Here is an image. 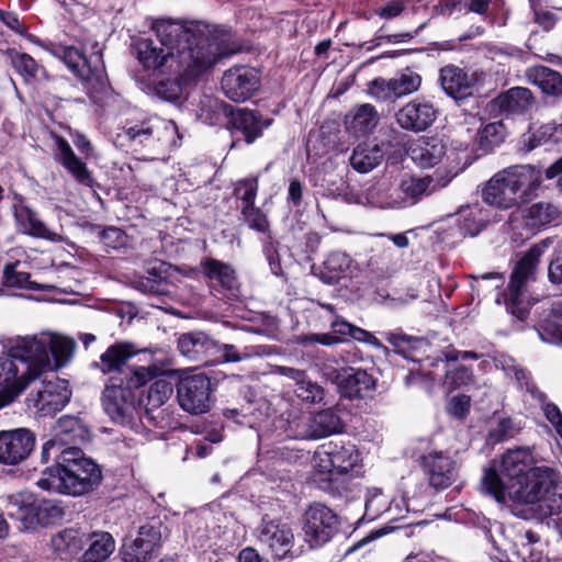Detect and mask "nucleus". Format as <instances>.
Here are the masks:
<instances>
[{"instance_id": "44", "label": "nucleus", "mask_w": 562, "mask_h": 562, "mask_svg": "<svg viewBox=\"0 0 562 562\" xmlns=\"http://www.w3.org/2000/svg\"><path fill=\"white\" fill-rule=\"evenodd\" d=\"M65 516V507L57 499L36 498L32 529L59 522Z\"/></svg>"}, {"instance_id": "16", "label": "nucleus", "mask_w": 562, "mask_h": 562, "mask_svg": "<svg viewBox=\"0 0 562 562\" xmlns=\"http://www.w3.org/2000/svg\"><path fill=\"white\" fill-rule=\"evenodd\" d=\"M458 175L447 168H439L434 176L426 177H404L400 182L401 194L403 195L405 207L417 204L423 196L430 195L437 190L445 188Z\"/></svg>"}, {"instance_id": "13", "label": "nucleus", "mask_w": 562, "mask_h": 562, "mask_svg": "<svg viewBox=\"0 0 562 562\" xmlns=\"http://www.w3.org/2000/svg\"><path fill=\"white\" fill-rule=\"evenodd\" d=\"M162 524L157 519L139 527L137 536L126 540L120 551L124 562H147L162 539Z\"/></svg>"}, {"instance_id": "18", "label": "nucleus", "mask_w": 562, "mask_h": 562, "mask_svg": "<svg viewBox=\"0 0 562 562\" xmlns=\"http://www.w3.org/2000/svg\"><path fill=\"white\" fill-rule=\"evenodd\" d=\"M135 395L124 386V379L111 376L102 393V405L109 417L116 423H124L133 409Z\"/></svg>"}, {"instance_id": "53", "label": "nucleus", "mask_w": 562, "mask_h": 562, "mask_svg": "<svg viewBox=\"0 0 562 562\" xmlns=\"http://www.w3.org/2000/svg\"><path fill=\"white\" fill-rule=\"evenodd\" d=\"M389 497L380 488L372 487L367 491L364 515L368 521H373L382 514L387 513Z\"/></svg>"}, {"instance_id": "27", "label": "nucleus", "mask_w": 562, "mask_h": 562, "mask_svg": "<svg viewBox=\"0 0 562 562\" xmlns=\"http://www.w3.org/2000/svg\"><path fill=\"white\" fill-rule=\"evenodd\" d=\"M14 218L18 231L24 235L53 243L63 241L61 235L50 231L38 214L25 204L14 205Z\"/></svg>"}, {"instance_id": "63", "label": "nucleus", "mask_w": 562, "mask_h": 562, "mask_svg": "<svg viewBox=\"0 0 562 562\" xmlns=\"http://www.w3.org/2000/svg\"><path fill=\"white\" fill-rule=\"evenodd\" d=\"M522 429L521 420L514 417H499L494 427V440L503 441L514 438Z\"/></svg>"}, {"instance_id": "52", "label": "nucleus", "mask_w": 562, "mask_h": 562, "mask_svg": "<svg viewBox=\"0 0 562 562\" xmlns=\"http://www.w3.org/2000/svg\"><path fill=\"white\" fill-rule=\"evenodd\" d=\"M172 76L167 80L159 81L156 87V94L166 101L173 102L180 99L182 89L186 85L194 81L196 78H184L181 74H168Z\"/></svg>"}, {"instance_id": "37", "label": "nucleus", "mask_w": 562, "mask_h": 562, "mask_svg": "<svg viewBox=\"0 0 562 562\" xmlns=\"http://www.w3.org/2000/svg\"><path fill=\"white\" fill-rule=\"evenodd\" d=\"M384 149L376 143L359 144L350 156L351 167L360 172L368 173L376 168L384 159Z\"/></svg>"}, {"instance_id": "26", "label": "nucleus", "mask_w": 562, "mask_h": 562, "mask_svg": "<svg viewBox=\"0 0 562 562\" xmlns=\"http://www.w3.org/2000/svg\"><path fill=\"white\" fill-rule=\"evenodd\" d=\"M37 496L29 491H19L3 498L8 517L20 524L21 530H31Z\"/></svg>"}, {"instance_id": "39", "label": "nucleus", "mask_w": 562, "mask_h": 562, "mask_svg": "<svg viewBox=\"0 0 562 562\" xmlns=\"http://www.w3.org/2000/svg\"><path fill=\"white\" fill-rule=\"evenodd\" d=\"M503 175L507 178L510 186L522 198L527 192L539 187L541 182V172L530 165L516 166L505 170Z\"/></svg>"}, {"instance_id": "25", "label": "nucleus", "mask_w": 562, "mask_h": 562, "mask_svg": "<svg viewBox=\"0 0 562 562\" xmlns=\"http://www.w3.org/2000/svg\"><path fill=\"white\" fill-rule=\"evenodd\" d=\"M55 145L57 151L56 160L72 176V178L81 186L92 189L94 187V178L83 162L72 150L69 143L60 137L55 136Z\"/></svg>"}, {"instance_id": "36", "label": "nucleus", "mask_w": 562, "mask_h": 562, "mask_svg": "<svg viewBox=\"0 0 562 562\" xmlns=\"http://www.w3.org/2000/svg\"><path fill=\"white\" fill-rule=\"evenodd\" d=\"M378 122L379 114L375 108L369 103L353 108L345 117L347 130L356 136L372 132Z\"/></svg>"}, {"instance_id": "23", "label": "nucleus", "mask_w": 562, "mask_h": 562, "mask_svg": "<svg viewBox=\"0 0 562 562\" xmlns=\"http://www.w3.org/2000/svg\"><path fill=\"white\" fill-rule=\"evenodd\" d=\"M341 429L340 417L331 409H324L311 415L303 422L302 429H296L293 436L303 439H317L339 432Z\"/></svg>"}, {"instance_id": "4", "label": "nucleus", "mask_w": 562, "mask_h": 562, "mask_svg": "<svg viewBox=\"0 0 562 562\" xmlns=\"http://www.w3.org/2000/svg\"><path fill=\"white\" fill-rule=\"evenodd\" d=\"M314 459L319 472L326 475L319 487L335 497H347L351 491L348 473L360 461L357 447L351 442L329 441L318 447Z\"/></svg>"}, {"instance_id": "57", "label": "nucleus", "mask_w": 562, "mask_h": 562, "mask_svg": "<svg viewBox=\"0 0 562 562\" xmlns=\"http://www.w3.org/2000/svg\"><path fill=\"white\" fill-rule=\"evenodd\" d=\"M173 393V385L167 379H157L154 381L146 396V404L151 408L160 407Z\"/></svg>"}, {"instance_id": "8", "label": "nucleus", "mask_w": 562, "mask_h": 562, "mask_svg": "<svg viewBox=\"0 0 562 562\" xmlns=\"http://www.w3.org/2000/svg\"><path fill=\"white\" fill-rule=\"evenodd\" d=\"M50 342L49 333L19 336L10 340L9 355L13 361H21L23 370H20L19 374L25 376L27 385L42 373L54 369L52 358L48 356Z\"/></svg>"}, {"instance_id": "30", "label": "nucleus", "mask_w": 562, "mask_h": 562, "mask_svg": "<svg viewBox=\"0 0 562 562\" xmlns=\"http://www.w3.org/2000/svg\"><path fill=\"white\" fill-rule=\"evenodd\" d=\"M439 81L447 95L456 101H462L473 92L474 79L462 68L447 65L440 69Z\"/></svg>"}, {"instance_id": "28", "label": "nucleus", "mask_w": 562, "mask_h": 562, "mask_svg": "<svg viewBox=\"0 0 562 562\" xmlns=\"http://www.w3.org/2000/svg\"><path fill=\"white\" fill-rule=\"evenodd\" d=\"M406 154L419 168H431L442 159L445 145L436 137L422 136L408 142Z\"/></svg>"}, {"instance_id": "38", "label": "nucleus", "mask_w": 562, "mask_h": 562, "mask_svg": "<svg viewBox=\"0 0 562 562\" xmlns=\"http://www.w3.org/2000/svg\"><path fill=\"white\" fill-rule=\"evenodd\" d=\"M560 216L559 207L549 201L533 203L526 207L522 213L526 226L536 229L555 225Z\"/></svg>"}, {"instance_id": "48", "label": "nucleus", "mask_w": 562, "mask_h": 562, "mask_svg": "<svg viewBox=\"0 0 562 562\" xmlns=\"http://www.w3.org/2000/svg\"><path fill=\"white\" fill-rule=\"evenodd\" d=\"M20 368L10 358L0 359V387H4L14 396L27 387L25 376L20 375Z\"/></svg>"}, {"instance_id": "42", "label": "nucleus", "mask_w": 562, "mask_h": 562, "mask_svg": "<svg viewBox=\"0 0 562 562\" xmlns=\"http://www.w3.org/2000/svg\"><path fill=\"white\" fill-rule=\"evenodd\" d=\"M267 353V348L262 346L246 347L243 352H239L234 345L220 344L214 340V349H212L210 363L239 362L244 359L260 357Z\"/></svg>"}, {"instance_id": "34", "label": "nucleus", "mask_w": 562, "mask_h": 562, "mask_svg": "<svg viewBox=\"0 0 562 562\" xmlns=\"http://www.w3.org/2000/svg\"><path fill=\"white\" fill-rule=\"evenodd\" d=\"M179 351L187 358L210 363L214 339L202 331L183 334L178 340Z\"/></svg>"}, {"instance_id": "43", "label": "nucleus", "mask_w": 562, "mask_h": 562, "mask_svg": "<svg viewBox=\"0 0 562 562\" xmlns=\"http://www.w3.org/2000/svg\"><path fill=\"white\" fill-rule=\"evenodd\" d=\"M375 386V380L366 370L350 368L341 381V387L346 396L363 397Z\"/></svg>"}, {"instance_id": "35", "label": "nucleus", "mask_w": 562, "mask_h": 562, "mask_svg": "<svg viewBox=\"0 0 562 562\" xmlns=\"http://www.w3.org/2000/svg\"><path fill=\"white\" fill-rule=\"evenodd\" d=\"M535 458L529 448L518 447L507 450L502 458V472L512 480L520 481L532 469Z\"/></svg>"}, {"instance_id": "58", "label": "nucleus", "mask_w": 562, "mask_h": 562, "mask_svg": "<svg viewBox=\"0 0 562 562\" xmlns=\"http://www.w3.org/2000/svg\"><path fill=\"white\" fill-rule=\"evenodd\" d=\"M52 342L49 344L48 356H53L55 363L54 368L67 361L74 349V341L63 336L49 334Z\"/></svg>"}, {"instance_id": "20", "label": "nucleus", "mask_w": 562, "mask_h": 562, "mask_svg": "<svg viewBox=\"0 0 562 562\" xmlns=\"http://www.w3.org/2000/svg\"><path fill=\"white\" fill-rule=\"evenodd\" d=\"M35 446L33 434L25 428L0 431V462L15 465L24 461Z\"/></svg>"}, {"instance_id": "3", "label": "nucleus", "mask_w": 562, "mask_h": 562, "mask_svg": "<svg viewBox=\"0 0 562 562\" xmlns=\"http://www.w3.org/2000/svg\"><path fill=\"white\" fill-rule=\"evenodd\" d=\"M508 496L536 506L540 517L557 515L562 512V479L549 467H535L522 480L512 484Z\"/></svg>"}, {"instance_id": "49", "label": "nucleus", "mask_w": 562, "mask_h": 562, "mask_svg": "<svg viewBox=\"0 0 562 562\" xmlns=\"http://www.w3.org/2000/svg\"><path fill=\"white\" fill-rule=\"evenodd\" d=\"M352 327V324L344 319L336 318L331 322V329L334 334L325 333L306 335L301 338V344L306 346L308 344L317 342L324 346H333L342 341V337L349 336Z\"/></svg>"}, {"instance_id": "62", "label": "nucleus", "mask_w": 562, "mask_h": 562, "mask_svg": "<svg viewBox=\"0 0 562 562\" xmlns=\"http://www.w3.org/2000/svg\"><path fill=\"white\" fill-rule=\"evenodd\" d=\"M19 262L8 263L3 269L4 283L9 286L26 288L30 290H37L38 286L35 282L31 281L30 273L15 271Z\"/></svg>"}, {"instance_id": "11", "label": "nucleus", "mask_w": 562, "mask_h": 562, "mask_svg": "<svg viewBox=\"0 0 562 562\" xmlns=\"http://www.w3.org/2000/svg\"><path fill=\"white\" fill-rule=\"evenodd\" d=\"M71 397V391L66 380L53 376L52 380H43L26 398L29 409L40 416H53L61 411Z\"/></svg>"}, {"instance_id": "59", "label": "nucleus", "mask_w": 562, "mask_h": 562, "mask_svg": "<svg viewBox=\"0 0 562 562\" xmlns=\"http://www.w3.org/2000/svg\"><path fill=\"white\" fill-rule=\"evenodd\" d=\"M295 395L305 403L316 404L324 398V389L305 376L294 387Z\"/></svg>"}, {"instance_id": "32", "label": "nucleus", "mask_w": 562, "mask_h": 562, "mask_svg": "<svg viewBox=\"0 0 562 562\" xmlns=\"http://www.w3.org/2000/svg\"><path fill=\"white\" fill-rule=\"evenodd\" d=\"M358 271L357 262L346 252L335 250L327 255L321 271L322 279L331 284L351 278Z\"/></svg>"}, {"instance_id": "56", "label": "nucleus", "mask_w": 562, "mask_h": 562, "mask_svg": "<svg viewBox=\"0 0 562 562\" xmlns=\"http://www.w3.org/2000/svg\"><path fill=\"white\" fill-rule=\"evenodd\" d=\"M157 372L155 366L126 369L122 376L124 379V386L128 387L134 393V390L144 386L147 382L156 378Z\"/></svg>"}, {"instance_id": "14", "label": "nucleus", "mask_w": 562, "mask_h": 562, "mask_svg": "<svg viewBox=\"0 0 562 562\" xmlns=\"http://www.w3.org/2000/svg\"><path fill=\"white\" fill-rule=\"evenodd\" d=\"M494 369L502 371L505 378H510L516 381L519 387H526L533 396L538 397L539 402L542 403V411L547 419L552 424L558 435L562 438V414L559 407L552 403H544V394L541 393L533 384L529 383L526 379L525 371L516 364L515 360L506 355H499L494 357Z\"/></svg>"}, {"instance_id": "64", "label": "nucleus", "mask_w": 562, "mask_h": 562, "mask_svg": "<svg viewBox=\"0 0 562 562\" xmlns=\"http://www.w3.org/2000/svg\"><path fill=\"white\" fill-rule=\"evenodd\" d=\"M548 280L553 284H562V243L557 245L550 257Z\"/></svg>"}, {"instance_id": "60", "label": "nucleus", "mask_w": 562, "mask_h": 562, "mask_svg": "<svg viewBox=\"0 0 562 562\" xmlns=\"http://www.w3.org/2000/svg\"><path fill=\"white\" fill-rule=\"evenodd\" d=\"M240 214L244 223L249 228L263 234L268 232L269 222L267 215L259 207H256L255 204L240 206Z\"/></svg>"}, {"instance_id": "7", "label": "nucleus", "mask_w": 562, "mask_h": 562, "mask_svg": "<svg viewBox=\"0 0 562 562\" xmlns=\"http://www.w3.org/2000/svg\"><path fill=\"white\" fill-rule=\"evenodd\" d=\"M177 126L172 121L159 116L128 121L117 134L133 150L146 149L157 153L173 143Z\"/></svg>"}, {"instance_id": "12", "label": "nucleus", "mask_w": 562, "mask_h": 562, "mask_svg": "<svg viewBox=\"0 0 562 562\" xmlns=\"http://www.w3.org/2000/svg\"><path fill=\"white\" fill-rule=\"evenodd\" d=\"M257 539L274 560L293 559L294 535L280 519L263 518L257 528Z\"/></svg>"}, {"instance_id": "61", "label": "nucleus", "mask_w": 562, "mask_h": 562, "mask_svg": "<svg viewBox=\"0 0 562 562\" xmlns=\"http://www.w3.org/2000/svg\"><path fill=\"white\" fill-rule=\"evenodd\" d=\"M258 192V180L249 178L240 180L236 183L234 194L239 202L238 207L255 204Z\"/></svg>"}, {"instance_id": "50", "label": "nucleus", "mask_w": 562, "mask_h": 562, "mask_svg": "<svg viewBox=\"0 0 562 562\" xmlns=\"http://www.w3.org/2000/svg\"><path fill=\"white\" fill-rule=\"evenodd\" d=\"M13 68L23 78L25 82L36 79L44 68L29 54L16 50L9 52Z\"/></svg>"}, {"instance_id": "21", "label": "nucleus", "mask_w": 562, "mask_h": 562, "mask_svg": "<svg viewBox=\"0 0 562 562\" xmlns=\"http://www.w3.org/2000/svg\"><path fill=\"white\" fill-rule=\"evenodd\" d=\"M422 468L429 484L436 490L449 487L457 479V463L449 456L431 451L422 457Z\"/></svg>"}, {"instance_id": "46", "label": "nucleus", "mask_w": 562, "mask_h": 562, "mask_svg": "<svg viewBox=\"0 0 562 562\" xmlns=\"http://www.w3.org/2000/svg\"><path fill=\"white\" fill-rule=\"evenodd\" d=\"M401 193L400 186L397 188H389L379 184L368 190L367 200L372 206L382 210L405 209V202Z\"/></svg>"}, {"instance_id": "54", "label": "nucleus", "mask_w": 562, "mask_h": 562, "mask_svg": "<svg viewBox=\"0 0 562 562\" xmlns=\"http://www.w3.org/2000/svg\"><path fill=\"white\" fill-rule=\"evenodd\" d=\"M396 99L416 92L422 85V77L409 69L391 78Z\"/></svg>"}, {"instance_id": "19", "label": "nucleus", "mask_w": 562, "mask_h": 562, "mask_svg": "<svg viewBox=\"0 0 562 562\" xmlns=\"http://www.w3.org/2000/svg\"><path fill=\"white\" fill-rule=\"evenodd\" d=\"M395 119L401 128L422 133L434 124L437 110L431 102L416 98L404 104L396 112Z\"/></svg>"}, {"instance_id": "24", "label": "nucleus", "mask_w": 562, "mask_h": 562, "mask_svg": "<svg viewBox=\"0 0 562 562\" xmlns=\"http://www.w3.org/2000/svg\"><path fill=\"white\" fill-rule=\"evenodd\" d=\"M272 124V119L263 116L257 110L236 109L231 113V125L239 132L248 144L261 137L263 131Z\"/></svg>"}, {"instance_id": "10", "label": "nucleus", "mask_w": 562, "mask_h": 562, "mask_svg": "<svg viewBox=\"0 0 562 562\" xmlns=\"http://www.w3.org/2000/svg\"><path fill=\"white\" fill-rule=\"evenodd\" d=\"M211 393V380L202 372L186 373L177 384L180 407L193 415L205 413L210 408Z\"/></svg>"}, {"instance_id": "45", "label": "nucleus", "mask_w": 562, "mask_h": 562, "mask_svg": "<svg viewBox=\"0 0 562 562\" xmlns=\"http://www.w3.org/2000/svg\"><path fill=\"white\" fill-rule=\"evenodd\" d=\"M531 103V92L521 87L512 88L494 100V105L496 104L507 115L522 113L530 108Z\"/></svg>"}, {"instance_id": "22", "label": "nucleus", "mask_w": 562, "mask_h": 562, "mask_svg": "<svg viewBox=\"0 0 562 562\" xmlns=\"http://www.w3.org/2000/svg\"><path fill=\"white\" fill-rule=\"evenodd\" d=\"M136 355L133 345L127 342H116L106 348L99 357V360L93 361L91 369L100 371L104 375L123 376L126 371V364L131 358Z\"/></svg>"}, {"instance_id": "5", "label": "nucleus", "mask_w": 562, "mask_h": 562, "mask_svg": "<svg viewBox=\"0 0 562 562\" xmlns=\"http://www.w3.org/2000/svg\"><path fill=\"white\" fill-rule=\"evenodd\" d=\"M45 49L54 57L61 59L68 69L85 85L89 93H105L109 79L102 58V46L98 42L90 44V56H86L74 46L48 43Z\"/></svg>"}, {"instance_id": "47", "label": "nucleus", "mask_w": 562, "mask_h": 562, "mask_svg": "<svg viewBox=\"0 0 562 562\" xmlns=\"http://www.w3.org/2000/svg\"><path fill=\"white\" fill-rule=\"evenodd\" d=\"M454 222L463 236H475L487 225L488 220L487 215H483L482 210L474 205L461 209Z\"/></svg>"}, {"instance_id": "55", "label": "nucleus", "mask_w": 562, "mask_h": 562, "mask_svg": "<svg viewBox=\"0 0 562 562\" xmlns=\"http://www.w3.org/2000/svg\"><path fill=\"white\" fill-rule=\"evenodd\" d=\"M538 334L546 342L562 344V313L558 315L553 311L552 315L540 323Z\"/></svg>"}, {"instance_id": "6", "label": "nucleus", "mask_w": 562, "mask_h": 562, "mask_svg": "<svg viewBox=\"0 0 562 562\" xmlns=\"http://www.w3.org/2000/svg\"><path fill=\"white\" fill-rule=\"evenodd\" d=\"M552 244L553 238L548 237L532 245L516 263L507 290L496 300L498 304L505 305L508 313L520 321L527 317L530 308L525 291L526 284L535 280L540 258Z\"/></svg>"}, {"instance_id": "31", "label": "nucleus", "mask_w": 562, "mask_h": 562, "mask_svg": "<svg viewBox=\"0 0 562 562\" xmlns=\"http://www.w3.org/2000/svg\"><path fill=\"white\" fill-rule=\"evenodd\" d=\"M87 544V535L78 529L67 528L50 540L53 552L63 561L77 558Z\"/></svg>"}, {"instance_id": "41", "label": "nucleus", "mask_w": 562, "mask_h": 562, "mask_svg": "<svg viewBox=\"0 0 562 562\" xmlns=\"http://www.w3.org/2000/svg\"><path fill=\"white\" fill-rule=\"evenodd\" d=\"M528 80L543 93L559 95L562 93V76L546 66H535L526 71Z\"/></svg>"}, {"instance_id": "17", "label": "nucleus", "mask_w": 562, "mask_h": 562, "mask_svg": "<svg viewBox=\"0 0 562 562\" xmlns=\"http://www.w3.org/2000/svg\"><path fill=\"white\" fill-rule=\"evenodd\" d=\"M221 85L228 99L234 102H244L259 89L260 76L252 67L235 66L224 72Z\"/></svg>"}, {"instance_id": "40", "label": "nucleus", "mask_w": 562, "mask_h": 562, "mask_svg": "<svg viewBox=\"0 0 562 562\" xmlns=\"http://www.w3.org/2000/svg\"><path fill=\"white\" fill-rule=\"evenodd\" d=\"M88 549L82 553L83 562H103L115 550V541L106 531L92 532L87 536Z\"/></svg>"}, {"instance_id": "33", "label": "nucleus", "mask_w": 562, "mask_h": 562, "mask_svg": "<svg viewBox=\"0 0 562 562\" xmlns=\"http://www.w3.org/2000/svg\"><path fill=\"white\" fill-rule=\"evenodd\" d=\"M54 439L61 447L83 443L90 439V431L80 417L66 415L54 427Z\"/></svg>"}, {"instance_id": "15", "label": "nucleus", "mask_w": 562, "mask_h": 562, "mask_svg": "<svg viewBox=\"0 0 562 562\" xmlns=\"http://www.w3.org/2000/svg\"><path fill=\"white\" fill-rule=\"evenodd\" d=\"M338 528L337 515L327 506L315 503L305 513L304 535L312 548L328 542Z\"/></svg>"}, {"instance_id": "9", "label": "nucleus", "mask_w": 562, "mask_h": 562, "mask_svg": "<svg viewBox=\"0 0 562 562\" xmlns=\"http://www.w3.org/2000/svg\"><path fill=\"white\" fill-rule=\"evenodd\" d=\"M229 517L220 506H209L186 514V533L194 546L203 548L225 533Z\"/></svg>"}, {"instance_id": "29", "label": "nucleus", "mask_w": 562, "mask_h": 562, "mask_svg": "<svg viewBox=\"0 0 562 562\" xmlns=\"http://www.w3.org/2000/svg\"><path fill=\"white\" fill-rule=\"evenodd\" d=\"M205 277L213 286H220L223 293L231 300L238 299L239 283L236 272L228 263L217 259H206L202 262Z\"/></svg>"}, {"instance_id": "51", "label": "nucleus", "mask_w": 562, "mask_h": 562, "mask_svg": "<svg viewBox=\"0 0 562 562\" xmlns=\"http://www.w3.org/2000/svg\"><path fill=\"white\" fill-rule=\"evenodd\" d=\"M520 195L507 181L503 172L494 177V206L509 209L518 203Z\"/></svg>"}, {"instance_id": "2", "label": "nucleus", "mask_w": 562, "mask_h": 562, "mask_svg": "<svg viewBox=\"0 0 562 562\" xmlns=\"http://www.w3.org/2000/svg\"><path fill=\"white\" fill-rule=\"evenodd\" d=\"M102 482L100 467L76 446L65 448L57 464L46 468L36 485L45 491L81 496L94 491Z\"/></svg>"}, {"instance_id": "1", "label": "nucleus", "mask_w": 562, "mask_h": 562, "mask_svg": "<svg viewBox=\"0 0 562 562\" xmlns=\"http://www.w3.org/2000/svg\"><path fill=\"white\" fill-rule=\"evenodd\" d=\"M151 30L156 41L139 37L132 45L146 71L199 78L241 48L235 34L225 26L161 18L153 21Z\"/></svg>"}]
</instances>
